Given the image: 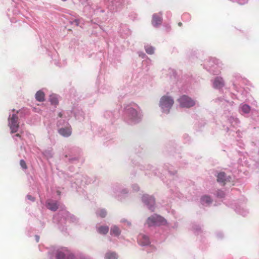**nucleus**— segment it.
<instances>
[{"label": "nucleus", "mask_w": 259, "mask_h": 259, "mask_svg": "<svg viewBox=\"0 0 259 259\" xmlns=\"http://www.w3.org/2000/svg\"><path fill=\"white\" fill-rule=\"evenodd\" d=\"M19 119L17 114L10 115L8 118V125L10 127L11 133H14L18 131L19 127Z\"/></svg>", "instance_id": "7ed1b4c3"}, {"label": "nucleus", "mask_w": 259, "mask_h": 259, "mask_svg": "<svg viewBox=\"0 0 259 259\" xmlns=\"http://www.w3.org/2000/svg\"><path fill=\"white\" fill-rule=\"evenodd\" d=\"M166 223V220L164 218L157 214L148 218L146 221V224L148 227L164 225Z\"/></svg>", "instance_id": "f257e3e1"}, {"label": "nucleus", "mask_w": 259, "mask_h": 259, "mask_svg": "<svg viewBox=\"0 0 259 259\" xmlns=\"http://www.w3.org/2000/svg\"><path fill=\"white\" fill-rule=\"evenodd\" d=\"M36 241H37V242H38V240H39V238H38V236H36Z\"/></svg>", "instance_id": "cd10ccee"}, {"label": "nucleus", "mask_w": 259, "mask_h": 259, "mask_svg": "<svg viewBox=\"0 0 259 259\" xmlns=\"http://www.w3.org/2000/svg\"><path fill=\"white\" fill-rule=\"evenodd\" d=\"M179 26L181 27L182 26V22H179L178 23Z\"/></svg>", "instance_id": "393cba45"}, {"label": "nucleus", "mask_w": 259, "mask_h": 259, "mask_svg": "<svg viewBox=\"0 0 259 259\" xmlns=\"http://www.w3.org/2000/svg\"><path fill=\"white\" fill-rule=\"evenodd\" d=\"M105 259H117V256L115 252H108L105 255Z\"/></svg>", "instance_id": "2eb2a0df"}, {"label": "nucleus", "mask_w": 259, "mask_h": 259, "mask_svg": "<svg viewBox=\"0 0 259 259\" xmlns=\"http://www.w3.org/2000/svg\"><path fill=\"white\" fill-rule=\"evenodd\" d=\"M145 204L148 206V208L152 212L154 210L155 199L152 196L147 195L143 198Z\"/></svg>", "instance_id": "423d86ee"}, {"label": "nucleus", "mask_w": 259, "mask_h": 259, "mask_svg": "<svg viewBox=\"0 0 259 259\" xmlns=\"http://www.w3.org/2000/svg\"><path fill=\"white\" fill-rule=\"evenodd\" d=\"M97 214L98 216L102 218H104L106 217L107 214V212L104 209H100L97 212Z\"/></svg>", "instance_id": "a211bd4d"}, {"label": "nucleus", "mask_w": 259, "mask_h": 259, "mask_svg": "<svg viewBox=\"0 0 259 259\" xmlns=\"http://www.w3.org/2000/svg\"><path fill=\"white\" fill-rule=\"evenodd\" d=\"M138 242L140 245L142 246L148 245L150 243L148 236L143 234H141L139 236Z\"/></svg>", "instance_id": "6e6552de"}, {"label": "nucleus", "mask_w": 259, "mask_h": 259, "mask_svg": "<svg viewBox=\"0 0 259 259\" xmlns=\"http://www.w3.org/2000/svg\"><path fill=\"white\" fill-rule=\"evenodd\" d=\"M201 200L203 203H209L211 202V199L208 195H204L202 197Z\"/></svg>", "instance_id": "f3484780"}, {"label": "nucleus", "mask_w": 259, "mask_h": 259, "mask_svg": "<svg viewBox=\"0 0 259 259\" xmlns=\"http://www.w3.org/2000/svg\"><path fill=\"white\" fill-rule=\"evenodd\" d=\"M50 102L52 104L57 105L58 103L57 98L55 95H52L50 97Z\"/></svg>", "instance_id": "dca6fc26"}, {"label": "nucleus", "mask_w": 259, "mask_h": 259, "mask_svg": "<svg viewBox=\"0 0 259 259\" xmlns=\"http://www.w3.org/2000/svg\"><path fill=\"white\" fill-rule=\"evenodd\" d=\"M35 98L39 102H42L45 100V94L41 91H39L35 94Z\"/></svg>", "instance_id": "f8f14e48"}, {"label": "nucleus", "mask_w": 259, "mask_h": 259, "mask_svg": "<svg viewBox=\"0 0 259 259\" xmlns=\"http://www.w3.org/2000/svg\"><path fill=\"white\" fill-rule=\"evenodd\" d=\"M58 116L60 117H62V114L60 112L58 114Z\"/></svg>", "instance_id": "bb28decb"}, {"label": "nucleus", "mask_w": 259, "mask_h": 259, "mask_svg": "<svg viewBox=\"0 0 259 259\" xmlns=\"http://www.w3.org/2000/svg\"><path fill=\"white\" fill-rule=\"evenodd\" d=\"M178 101L180 103V106L182 107L190 108L193 106L195 104L192 99L186 95L181 97L179 99Z\"/></svg>", "instance_id": "20e7f679"}, {"label": "nucleus", "mask_w": 259, "mask_h": 259, "mask_svg": "<svg viewBox=\"0 0 259 259\" xmlns=\"http://www.w3.org/2000/svg\"><path fill=\"white\" fill-rule=\"evenodd\" d=\"M110 233L111 235L118 236L120 234V231L118 227L114 226L111 228Z\"/></svg>", "instance_id": "4468645a"}, {"label": "nucleus", "mask_w": 259, "mask_h": 259, "mask_svg": "<svg viewBox=\"0 0 259 259\" xmlns=\"http://www.w3.org/2000/svg\"><path fill=\"white\" fill-rule=\"evenodd\" d=\"M16 137H19L20 138L21 137V136L19 134H17L16 135H15Z\"/></svg>", "instance_id": "a878e982"}, {"label": "nucleus", "mask_w": 259, "mask_h": 259, "mask_svg": "<svg viewBox=\"0 0 259 259\" xmlns=\"http://www.w3.org/2000/svg\"><path fill=\"white\" fill-rule=\"evenodd\" d=\"M174 103L171 97L167 96H163L161 97L159 105L164 112H169V109Z\"/></svg>", "instance_id": "f03ea898"}, {"label": "nucleus", "mask_w": 259, "mask_h": 259, "mask_svg": "<svg viewBox=\"0 0 259 259\" xmlns=\"http://www.w3.org/2000/svg\"><path fill=\"white\" fill-rule=\"evenodd\" d=\"M64 257L65 255L62 252H58L56 256L57 259H64Z\"/></svg>", "instance_id": "5701e85b"}, {"label": "nucleus", "mask_w": 259, "mask_h": 259, "mask_svg": "<svg viewBox=\"0 0 259 259\" xmlns=\"http://www.w3.org/2000/svg\"><path fill=\"white\" fill-rule=\"evenodd\" d=\"M46 206L48 209L54 211L58 208V202L53 200H48L47 202Z\"/></svg>", "instance_id": "9b49d317"}, {"label": "nucleus", "mask_w": 259, "mask_h": 259, "mask_svg": "<svg viewBox=\"0 0 259 259\" xmlns=\"http://www.w3.org/2000/svg\"><path fill=\"white\" fill-rule=\"evenodd\" d=\"M161 15V13L153 15L152 24L154 26L156 27L161 24L162 20Z\"/></svg>", "instance_id": "0eeeda50"}, {"label": "nucleus", "mask_w": 259, "mask_h": 259, "mask_svg": "<svg viewBox=\"0 0 259 259\" xmlns=\"http://www.w3.org/2000/svg\"><path fill=\"white\" fill-rule=\"evenodd\" d=\"M145 51L146 53L149 54H153L154 52V49L151 46H146L145 47Z\"/></svg>", "instance_id": "6ab92c4d"}, {"label": "nucleus", "mask_w": 259, "mask_h": 259, "mask_svg": "<svg viewBox=\"0 0 259 259\" xmlns=\"http://www.w3.org/2000/svg\"><path fill=\"white\" fill-rule=\"evenodd\" d=\"M130 112L132 114V118H135L138 117V112L135 109H134L133 108H131L130 109Z\"/></svg>", "instance_id": "412c9836"}, {"label": "nucleus", "mask_w": 259, "mask_h": 259, "mask_svg": "<svg viewBox=\"0 0 259 259\" xmlns=\"http://www.w3.org/2000/svg\"><path fill=\"white\" fill-rule=\"evenodd\" d=\"M27 197H28V199L29 200H32V201L34 200V197H32V195H28Z\"/></svg>", "instance_id": "b1692460"}, {"label": "nucleus", "mask_w": 259, "mask_h": 259, "mask_svg": "<svg viewBox=\"0 0 259 259\" xmlns=\"http://www.w3.org/2000/svg\"><path fill=\"white\" fill-rule=\"evenodd\" d=\"M58 133L63 137H69L72 134L71 127H68L65 128H61L58 130Z\"/></svg>", "instance_id": "1a4fd4ad"}, {"label": "nucleus", "mask_w": 259, "mask_h": 259, "mask_svg": "<svg viewBox=\"0 0 259 259\" xmlns=\"http://www.w3.org/2000/svg\"><path fill=\"white\" fill-rule=\"evenodd\" d=\"M242 111L244 112V113H248L249 112L250 110V107L247 105H243L242 106Z\"/></svg>", "instance_id": "aec40b11"}, {"label": "nucleus", "mask_w": 259, "mask_h": 259, "mask_svg": "<svg viewBox=\"0 0 259 259\" xmlns=\"http://www.w3.org/2000/svg\"><path fill=\"white\" fill-rule=\"evenodd\" d=\"M213 84L214 88L217 89H221L225 85L224 80L221 77H217L214 79Z\"/></svg>", "instance_id": "9d476101"}, {"label": "nucleus", "mask_w": 259, "mask_h": 259, "mask_svg": "<svg viewBox=\"0 0 259 259\" xmlns=\"http://www.w3.org/2000/svg\"><path fill=\"white\" fill-rule=\"evenodd\" d=\"M231 178L227 176L224 172H220L217 175V182L222 185H225L231 181Z\"/></svg>", "instance_id": "39448f33"}, {"label": "nucleus", "mask_w": 259, "mask_h": 259, "mask_svg": "<svg viewBox=\"0 0 259 259\" xmlns=\"http://www.w3.org/2000/svg\"><path fill=\"white\" fill-rule=\"evenodd\" d=\"M109 231V227L108 226H102L98 228V232L100 234H106Z\"/></svg>", "instance_id": "ddd939ff"}, {"label": "nucleus", "mask_w": 259, "mask_h": 259, "mask_svg": "<svg viewBox=\"0 0 259 259\" xmlns=\"http://www.w3.org/2000/svg\"><path fill=\"white\" fill-rule=\"evenodd\" d=\"M20 164L23 169H26L27 168V164L24 160L22 159L20 160Z\"/></svg>", "instance_id": "4be33fe9"}]
</instances>
